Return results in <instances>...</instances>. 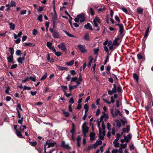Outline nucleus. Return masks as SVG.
<instances>
[{
    "instance_id": "obj_1",
    "label": "nucleus",
    "mask_w": 153,
    "mask_h": 153,
    "mask_svg": "<svg viewBox=\"0 0 153 153\" xmlns=\"http://www.w3.org/2000/svg\"><path fill=\"white\" fill-rule=\"evenodd\" d=\"M57 144L55 142H51L49 141L46 142L44 145V152L45 153H51L55 150L53 149H51V147L54 146H56Z\"/></svg>"
},
{
    "instance_id": "obj_2",
    "label": "nucleus",
    "mask_w": 153,
    "mask_h": 153,
    "mask_svg": "<svg viewBox=\"0 0 153 153\" xmlns=\"http://www.w3.org/2000/svg\"><path fill=\"white\" fill-rule=\"evenodd\" d=\"M85 20V17L84 13H82L77 16L76 18L74 19V21L76 22H78L79 21L82 22H84Z\"/></svg>"
},
{
    "instance_id": "obj_3",
    "label": "nucleus",
    "mask_w": 153,
    "mask_h": 153,
    "mask_svg": "<svg viewBox=\"0 0 153 153\" xmlns=\"http://www.w3.org/2000/svg\"><path fill=\"white\" fill-rule=\"evenodd\" d=\"M54 14L52 15V21L53 22V28L55 27L56 25V23L58 21V18L56 13L55 11L54 12Z\"/></svg>"
},
{
    "instance_id": "obj_4",
    "label": "nucleus",
    "mask_w": 153,
    "mask_h": 153,
    "mask_svg": "<svg viewBox=\"0 0 153 153\" xmlns=\"http://www.w3.org/2000/svg\"><path fill=\"white\" fill-rule=\"evenodd\" d=\"M93 23L94 26L97 28V30L99 31L100 30V28L98 27V24L100 23V19L99 18L96 17L93 20Z\"/></svg>"
},
{
    "instance_id": "obj_5",
    "label": "nucleus",
    "mask_w": 153,
    "mask_h": 153,
    "mask_svg": "<svg viewBox=\"0 0 153 153\" xmlns=\"http://www.w3.org/2000/svg\"><path fill=\"white\" fill-rule=\"evenodd\" d=\"M50 31L53 34V37L55 38H58L59 37V33L53 30V28L50 27Z\"/></svg>"
},
{
    "instance_id": "obj_6",
    "label": "nucleus",
    "mask_w": 153,
    "mask_h": 153,
    "mask_svg": "<svg viewBox=\"0 0 153 153\" xmlns=\"http://www.w3.org/2000/svg\"><path fill=\"white\" fill-rule=\"evenodd\" d=\"M102 113L103 114L100 117V120L102 121V123H103L104 121H106L108 118V116L107 114L105 113V111H103Z\"/></svg>"
},
{
    "instance_id": "obj_7",
    "label": "nucleus",
    "mask_w": 153,
    "mask_h": 153,
    "mask_svg": "<svg viewBox=\"0 0 153 153\" xmlns=\"http://www.w3.org/2000/svg\"><path fill=\"white\" fill-rule=\"evenodd\" d=\"M99 137L100 139L103 140L105 135V132L104 130H99Z\"/></svg>"
},
{
    "instance_id": "obj_8",
    "label": "nucleus",
    "mask_w": 153,
    "mask_h": 153,
    "mask_svg": "<svg viewBox=\"0 0 153 153\" xmlns=\"http://www.w3.org/2000/svg\"><path fill=\"white\" fill-rule=\"evenodd\" d=\"M58 47L59 49L66 53L67 49L63 42L61 43L58 45Z\"/></svg>"
},
{
    "instance_id": "obj_9",
    "label": "nucleus",
    "mask_w": 153,
    "mask_h": 153,
    "mask_svg": "<svg viewBox=\"0 0 153 153\" xmlns=\"http://www.w3.org/2000/svg\"><path fill=\"white\" fill-rule=\"evenodd\" d=\"M111 114L112 116L113 117H115L117 116L118 115H119L120 116H122V114L120 113V111L118 110H117L115 111L114 114L113 112V111H111Z\"/></svg>"
},
{
    "instance_id": "obj_10",
    "label": "nucleus",
    "mask_w": 153,
    "mask_h": 153,
    "mask_svg": "<svg viewBox=\"0 0 153 153\" xmlns=\"http://www.w3.org/2000/svg\"><path fill=\"white\" fill-rule=\"evenodd\" d=\"M123 136L124 139L126 140V142L127 143L129 141L132 137V135L130 134H128L127 136L124 135Z\"/></svg>"
},
{
    "instance_id": "obj_11",
    "label": "nucleus",
    "mask_w": 153,
    "mask_h": 153,
    "mask_svg": "<svg viewBox=\"0 0 153 153\" xmlns=\"http://www.w3.org/2000/svg\"><path fill=\"white\" fill-rule=\"evenodd\" d=\"M78 47L79 49L81 52L82 53H84L86 51L85 46L84 45H78Z\"/></svg>"
},
{
    "instance_id": "obj_12",
    "label": "nucleus",
    "mask_w": 153,
    "mask_h": 153,
    "mask_svg": "<svg viewBox=\"0 0 153 153\" xmlns=\"http://www.w3.org/2000/svg\"><path fill=\"white\" fill-rule=\"evenodd\" d=\"M130 130V126L129 125H127L126 128H123L122 129V131L123 132H126L128 133Z\"/></svg>"
},
{
    "instance_id": "obj_13",
    "label": "nucleus",
    "mask_w": 153,
    "mask_h": 153,
    "mask_svg": "<svg viewBox=\"0 0 153 153\" xmlns=\"http://www.w3.org/2000/svg\"><path fill=\"white\" fill-rule=\"evenodd\" d=\"M116 25L119 26V32L120 34H122L123 33V25L122 24H116Z\"/></svg>"
},
{
    "instance_id": "obj_14",
    "label": "nucleus",
    "mask_w": 153,
    "mask_h": 153,
    "mask_svg": "<svg viewBox=\"0 0 153 153\" xmlns=\"http://www.w3.org/2000/svg\"><path fill=\"white\" fill-rule=\"evenodd\" d=\"M119 39V37H117L116 38L113 42V45H114L118 46L119 44V43L118 42V41Z\"/></svg>"
},
{
    "instance_id": "obj_15",
    "label": "nucleus",
    "mask_w": 153,
    "mask_h": 153,
    "mask_svg": "<svg viewBox=\"0 0 153 153\" xmlns=\"http://www.w3.org/2000/svg\"><path fill=\"white\" fill-rule=\"evenodd\" d=\"M84 27L85 28L87 29H89L91 30H93L91 25L89 23H87V24L85 25Z\"/></svg>"
},
{
    "instance_id": "obj_16",
    "label": "nucleus",
    "mask_w": 153,
    "mask_h": 153,
    "mask_svg": "<svg viewBox=\"0 0 153 153\" xmlns=\"http://www.w3.org/2000/svg\"><path fill=\"white\" fill-rule=\"evenodd\" d=\"M89 10L88 11V13H90L92 16H94V10L93 8L91 7H89L88 8Z\"/></svg>"
},
{
    "instance_id": "obj_17",
    "label": "nucleus",
    "mask_w": 153,
    "mask_h": 153,
    "mask_svg": "<svg viewBox=\"0 0 153 153\" xmlns=\"http://www.w3.org/2000/svg\"><path fill=\"white\" fill-rule=\"evenodd\" d=\"M61 146L62 147L65 149H70V147L69 146V145L65 143L64 142H63L62 143Z\"/></svg>"
},
{
    "instance_id": "obj_18",
    "label": "nucleus",
    "mask_w": 153,
    "mask_h": 153,
    "mask_svg": "<svg viewBox=\"0 0 153 153\" xmlns=\"http://www.w3.org/2000/svg\"><path fill=\"white\" fill-rule=\"evenodd\" d=\"M10 28V29L14 30L15 28V25L12 22H9Z\"/></svg>"
},
{
    "instance_id": "obj_19",
    "label": "nucleus",
    "mask_w": 153,
    "mask_h": 153,
    "mask_svg": "<svg viewBox=\"0 0 153 153\" xmlns=\"http://www.w3.org/2000/svg\"><path fill=\"white\" fill-rule=\"evenodd\" d=\"M133 76L134 78L136 80L137 82H138L139 77L138 75L136 73H134L133 75Z\"/></svg>"
},
{
    "instance_id": "obj_20",
    "label": "nucleus",
    "mask_w": 153,
    "mask_h": 153,
    "mask_svg": "<svg viewBox=\"0 0 153 153\" xmlns=\"http://www.w3.org/2000/svg\"><path fill=\"white\" fill-rule=\"evenodd\" d=\"M75 126L74 123L72 124V129L70 131V132L72 134V135H73L75 131Z\"/></svg>"
},
{
    "instance_id": "obj_21",
    "label": "nucleus",
    "mask_w": 153,
    "mask_h": 153,
    "mask_svg": "<svg viewBox=\"0 0 153 153\" xmlns=\"http://www.w3.org/2000/svg\"><path fill=\"white\" fill-rule=\"evenodd\" d=\"M137 11L139 14H142L143 12V9L140 7H137Z\"/></svg>"
},
{
    "instance_id": "obj_22",
    "label": "nucleus",
    "mask_w": 153,
    "mask_h": 153,
    "mask_svg": "<svg viewBox=\"0 0 153 153\" xmlns=\"http://www.w3.org/2000/svg\"><path fill=\"white\" fill-rule=\"evenodd\" d=\"M23 45L25 46H30V47H33L35 46V45L32 44L31 43L29 42H25L24 43Z\"/></svg>"
},
{
    "instance_id": "obj_23",
    "label": "nucleus",
    "mask_w": 153,
    "mask_h": 153,
    "mask_svg": "<svg viewBox=\"0 0 153 153\" xmlns=\"http://www.w3.org/2000/svg\"><path fill=\"white\" fill-rule=\"evenodd\" d=\"M56 67L58 68L60 70L62 71L63 70H68V68L67 67H61L60 66H59L58 65H56Z\"/></svg>"
},
{
    "instance_id": "obj_24",
    "label": "nucleus",
    "mask_w": 153,
    "mask_h": 153,
    "mask_svg": "<svg viewBox=\"0 0 153 153\" xmlns=\"http://www.w3.org/2000/svg\"><path fill=\"white\" fill-rule=\"evenodd\" d=\"M16 134L17 136L19 137L22 138L24 137H22V133L19 130H17V131H16Z\"/></svg>"
},
{
    "instance_id": "obj_25",
    "label": "nucleus",
    "mask_w": 153,
    "mask_h": 153,
    "mask_svg": "<svg viewBox=\"0 0 153 153\" xmlns=\"http://www.w3.org/2000/svg\"><path fill=\"white\" fill-rule=\"evenodd\" d=\"M22 34V33L21 31L19 32V33L17 35L16 34H14V38L15 39H17V37H20Z\"/></svg>"
},
{
    "instance_id": "obj_26",
    "label": "nucleus",
    "mask_w": 153,
    "mask_h": 153,
    "mask_svg": "<svg viewBox=\"0 0 153 153\" xmlns=\"http://www.w3.org/2000/svg\"><path fill=\"white\" fill-rule=\"evenodd\" d=\"M95 134L94 133H91L90 134V139L91 140H94L95 138Z\"/></svg>"
},
{
    "instance_id": "obj_27",
    "label": "nucleus",
    "mask_w": 153,
    "mask_h": 153,
    "mask_svg": "<svg viewBox=\"0 0 153 153\" xmlns=\"http://www.w3.org/2000/svg\"><path fill=\"white\" fill-rule=\"evenodd\" d=\"M149 27H148L145 31V33L144 36V38H147V37L148 35V33H149Z\"/></svg>"
},
{
    "instance_id": "obj_28",
    "label": "nucleus",
    "mask_w": 153,
    "mask_h": 153,
    "mask_svg": "<svg viewBox=\"0 0 153 153\" xmlns=\"http://www.w3.org/2000/svg\"><path fill=\"white\" fill-rule=\"evenodd\" d=\"M115 121L116 123L117 126L119 128L121 126V124L120 121L118 120H116Z\"/></svg>"
},
{
    "instance_id": "obj_29",
    "label": "nucleus",
    "mask_w": 153,
    "mask_h": 153,
    "mask_svg": "<svg viewBox=\"0 0 153 153\" xmlns=\"http://www.w3.org/2000/svg\"><path fill=\"white\" fill-rule=\"evenodd\" d=\"M7 59L9 62H12L13 60V56L10 55L9 57H7Z\"/></svg>"
},
{
    "instance_id": "obj_30",
    "label": "nucleus",
    "mask_w": 153,
    "mask_h": 153,
    "mask_svg": "<svg viewBox=\"0 0 153 153\" xmlns=\"http://www.w3.org/2000/svg\"><path fill=\"white\" fill-rule=\"evenodd\" d=\"M82 131H83V133L84 134V137H85V134L86 133H87L88 132V127H86L84 128H82Z\"/></svg>"
},
{
    "instance_id": "obj_31",
    "label": "nucleus",
    "mask_w": 153,
    "mask_h": 153,
    "mask_svg": "<svg viewBox=\"0 0 153 153\" xmlns=\"http://www.w3.org/2000/svg\"><path fill=\"white\" fill-rule=\"evenodd\" d=\"M74 63V60H73L70 61L69 62H67L66 63V65L68 66H71Z\"/></svg>"
},
{
    "instance_id": "obj_32",
    "label": "nucleus",
    "mask_w": 153,
    "mask_h": 153,
    "mask_svg": "<svg viewBox=\"0 0 153 153\" xmlns=\"http://www.w3.org/2000/svg\"><path fill=\"white\" fill-rule=\"evenodd\" d=\"M63 32H64L67 36H68L71 37H75V36L74 35L71 34L69 33H68V32H67L66 31L63 30Z\"/></svg>"
},
{
    "instance_id": "obj_33",
    "label": "nucleus",
    "mask_w": 153,
    "mask_h": 153,
    "mask_svg": "<svg viewBox=\"0 0 153 153\" xmlns=\"http://www.w3.org/2000/svg\"><path fill=\"white\" fill-rule=\"evenodd\" d=\"M62 111L66 117H68L69 116V113L68 111H66L64 110H62Z\"/></svg>"
},
{
    "instance_id": "obj_34",
    "label": "nucleus",
    "mask_w": 153,
    "mask_h": 153,
    "mask_svg": "<svg viewBox=\"0 0 153 153\" xmlns=\"http://www.w3.org/2000/svg\"><path fill=\"white\" fill-rule=\"evenodd\" d=\"M9 50L10 51V55L13 56L14 53V50L13 48H9Z\"/></svg>"
},
{
    "instance_id": "obj_35",
    "label": "nucleus",
    "mask_w": 153,
    "mask_h": 153,
    "mask_svg": "<svg viewBox=\"0 0 153 153\" xmlns=\"http://www.w3.org/2000/svg\"><path fill=\"white\" fill-rule=\"evenodd\" d=\"M77 88V86L76 85H74L73 86H69V91H71L72 89L74 88Z\"/></svg>"
},
{
    "instance_id": "obj_36",
    "label": "nucleus",
    "mask_w": 153,
    "mask_h": 153,
    "mask_svg": "<svg viewBox=\"0 0 153 153\" xmlns=\"http://www.w3.org/2000/svg\"><path fill=\"white\" fill-rule=\"evenodd\" d=\"M105 9V7L104 6L101 7L97 10L98 12L99 13L101 12L104 10Z\"/></svg>"
},
{
    "instance_id": "obj_37",
    "label": "nucleus",
    "mask_w": 153,
    "mask_h": 153,
    "mask_svg": "<svg viewBox=\"0 0 153 153\" xmlns=\"http://www.w3.org/2000/svg\"><path fill=\"white\" fill-rule=\"evenodd\" d=\"M28 79H31L32 81L35 82L36 81V76H34L33 77L32 76H30L28 78Z\"/></svg>"
},
{
    "instance_id": "obj_38",
    "label": "nucleus",
    "mask_w": 153,
    "mask_h": 153,
    "mask_svg": "<svg viewBox=\"0 0 153 153\" xmlns=\"http://www.w3.org/2000/svg\"><path fill=\"white\" fill-rule=\"evenodd\" d=\"M137 56L138 59H143V57L140 53H139L137 54Z\"/></svg>"
},
{
    "instance_id": "obj_39",
    "label": "nucleus",
    "mask_w": 153,
    "mask_h": 153,
    "mask_svg": "<svg viewBox=\"0 0 153 153\" xmlns=\"http://www.w3.org/2000/svg\"><path fill=\"white\" fill-rule=\"evenodd\" d=\"M52 45V43L51 42H47V46L49 49L51 47Z\"/></svg>"
},
{
    "instance_id": "obj_40",
    "label": "nucleus",
    "mask_w": 153,
    "mask_h": 153,
    "mask_svg": "<svg viewBox=\"0 0 153 153\" xmlns=\"http://www.w3.org/2000/svg\"><path fill=\"white\" fill-rule=\"evenodd\" d=\"M120 120L123 126H124L127 123V121L126 119H125L124 120L121 119Z\"/></svg>"
},
{
    "instance_id": "obj_41",
    "label": "nucleus",
    "mask_w": 153,
    "mask_h": 153,
    "mask_svg": "<svg viewBox=\"0 0 153 153\" xmlns=\"http://www.w3.org/2000/svg\"><path fill=\"white\" fill-rule=\"evenodd\" d=\"M47 76V73H45V74L43 76H42V77H41V78L40 80L41 81L44 80L46 78Z\"/></svg>"
},
{
    "instance_id": "obj_42",
    "label": "nucleus",
    "mask_w": 153,
    "mask_h": 153,
    "mask_svg": "<svg viewBox=\"0 0 153 153\" xmlns=\"http://www.w3.org/2000/svg\"><path fill=\"white\" fill-rule=\"evenodd\" d=\"M91 149L95 148L97 146V145L96 143L89 146Z\"/></svg>"
},
{
    "instance_id": "obj_43",
    "label": "nucleus",
    "mask_w": 153,
    "mask_h": 153,
    "mask_svg": "<svg viewBox=\"0 0 153 153\" xmlns=\"http://www.w3.org/2000/svg\"><path fill=\"white\" fill-rule=\"evenodd\" d=\"M84 39L85 40H88L89 39L88 34L87 33L85 34L84 36Z\"/></svg>"
},
{
    "instance_id": "obj_44",
    "label": "nucleus",
    "mask_w": 153,
    "mask_h": 153,
    "mask_svg": "<svg viewBox=\"0 0 153 153\" xmlns=\"http://www.w3.org/2000/svg\"><path fill=\"white\" fill-rule=\"evenodd\" d=\"M19 109L22 111V109L21 107V105L19 103L16 106V110L17 111H18V110H19Z\"/></svg>"
},
{
    "instance_id": "obj_45",
    "label": "nucleus",
    "mask_w": 153,
    "mask_h": 153,
    "mask_svg": "<svg viewBox=\"0 0 153 153\" xmlns=\"http://www.w3.org/2000/svg\"><path fill=\"white\" fill-rule=\"evenodd\" d=\"M78 79V77L77 76H75L74 77H73L71 79V82H76L77 81V80Z\"/></svg>"
},
{
    "instance_id": "obj_46",
    "label": "nucleus",
    "mask_w": 153,
    "mask_h": 153,
    "mask_svg": "<svg viewBox=\"0 0 153 153\" xmlns=\"http://www.w3.org/2000/svg\"><path fill=\"white\" fill-rule=\"evenodd\" d=\"M10 87L9 86L7 87L5 90V93L7 94H9V91L10 90Z\"/></svg>"
},
{
    "instance_id": "obj_47",
    "label": "nucleus",
    "mask_w": 153,
    "mask_h": 153,
    "mask_svg": "<svg viewBox=\"0 0 153 153\" xmlns=\"http://www.w3.org/2000/svg\"><path fill=\"white\" fill-rule=\"evenodd\" d=\"M23 61V59L22 57H19L17 59V61L21 64L22 63Z\"/></svg>"
},
{
    "instance_id": "obj_48",
    "label": "nucleus",
    "mask_w": 153,
    "mask_h": 153,
    "mask_svg": "<svg viewBox=\"0 0 153 153\" xmlns=\"http://www.w3.org/2000/svg\"><path fill=\"white\" fill-rule=\"evenodd\" d=\"M37 20L40 22H42V16L40 14L38 16Z\"/></svg>"
},
{
    "instance_id": "obj_49",
    "label": "nucleus",
    "mask_w": 153,
    "mask_h": 153,
    "mask_svg": "<svg viewBox=\"0 0 153 153\" xmlns=\"http://www.w3.org/2000/svg\"><path fill=\"white\" fill-rule=\"evenodd\" d=\"M10 5L12 7H15L16 6L15 2L14 1H11L10 2Z\"/></svg>"
},
{
    "instance_id": "obj_50",
    "label": "nucleus",
    "mask_w": 153,
    "mask_h": 153,
    "mask_svg": "<svg viewBox=\"0 0 153 153\" xmlns=\"http://www.w3.org/2000/svg\"><path fill=\"white\" fill-rule=\"evenodd\" d=\"M23 120V117H22L20 119L18 120V123L19 124H20L21 125H22V121Z\"/></svg>"
},
{
    "instance_id": "obj_51",
    "label": "nucleus",
    "mask_w": 153,
    "mask_h": 153,
    "mask_svg": "<svg viewBox=\"0 0 153 153\" xmlns=\"http://www.w3.org/2000/svg\"><path fill=\"white\" fill-rule=\"evenodd\" d=\"M32 33L33 35L36 36L37 33V30L35 29H34L33 30H32Z\"/></svg>"
},
{
    "instance_id": "obj_52",
    "label": "nucleus",
    "mask_w": 153,
    "mask_h": 153,
    "mask_svg": "<svg viewBox=\"0 0 153 153\" xmlns=\"http://www.w3.org/2000/svg\"><path fill=\"white\" fill-rule=\"evenodd\" d=\"M74 102V101L73 97L71 98L69 101V103L70 104H72Z\"/></svg>"
},
{
    "instance_id": "obj_53",
    "label": "nucleus",
    "mask_w": 153,
    "mask_h": 153,
    "mask_svg": "<svg viewBox=\"0 0 153 153\" xmlns=\"http://www.w3.org/2000/svg\"><path fill=\"white\" fill-rule=\"evenodd\" d=\"M55 53V54L56 55L58 56H60L62 55V53L59 51L56 52H54Z\"/></svg>"
},
{
    "instance_id": "obj_54",
    "label": "nucleus",
    "mask_w": 153,
    "mask_h": 153,
    "mask_svg": "<svg viewBox=\"0 0 153 153\" xmlns=\"http://www.w3.org/2000/svg\"><path fill=\"white\" fill-rule=\"evenodd\" d=\"M102 122V121H101V120L100 121H98L97 122V126L99 128V130H100V123Z\"/></svg>"
},
{
    "instance_id": "obj_55",
    "label": "nucleus",
    "mask_w": 153,
    "mask_h": 153,
    "mask_svg": "<svg viewBox=\"0 0 153 153\" xmlns=\"http://www.w3.org/2000/svg\"><path fill=\"white\" fill-rule=\"evenodd\" d=\"M114 87L112 88V91L114 93H115L116 92V86L115 84L113 85Z\"/></svg>"
},
{
    "instance_id": "obj_56",
    "label": "nucleus",
    "mask_w": 153,
    "mask_h": 153,
    "mask_svg": "<svg viewBox=\"0 0 153 153\" xmlns=\"http://www.w3.org/2000/svg\"><path fill=\"white\" fill-rule=\"evenodd\" d=\"M107 127L108 130L109 131H110L111 130V125L109 123H108L107 124Z\"/></svg>"
},
{
    "instance_id": "obj_57",
    "label": "nucleus",
    "mask_w": 153,
    "mask_h": 153,
    "mask_svg": "<svg viewBox=\"0 0 153 153\" xmlns=\"http://www.w3.org/2000/svg\"><path fill=\"white\" fill-rule=\"evenodd\" d=\"M16 54L18 56H20L21 54V51L20 50H17L16 52Z\"/></svg>"
},
{
    "instance_id": "obj_58",
    "label": "nucleus",
    "mask_w": 153,
    "mask_h": 153,
    "mask_svg": "<svg viewBox=\"0 0 153 153\" xmlns=\"http://www.w3.org/2000/svg\"><path fill=\"white\" fill-rule=\"evenodd\" d=\"M95 143L97 144L98 146V145L102 144V142L101 140H97L96 141V142Z\"/></svg>"
},
{
    "instance_id": "obj_59",
    "label": "nucleus",
    "mask_w": 153,
    "mask_h": 153,
    "mask_svg": "<svg viewBox=\"0 0 153 153\" xmlns=\"http://www.w3.org/2000/svg\"><path fill=\"white\" fill-rule=\"evenodd\" d=\"M31 89V88L30 87H27L26 85H24V88H23V90H30Z\"/></svg>"
},
{
    "instance_id": "obj_60",
    "label": "nucleus",
    "mask_w": 153,
    "mask_h": 153,
    "mask_svg": "<svg viewBox=\"0 0 153 153\" xmlns=\"http://www.w3.org/2000/svg\"><path fill=\"white\" fill-rule=\"evenodd\" d=\"M99 51V49L98 48H95L94 50V54H97L98 51Z\"/></svg>"
},
{
    "instance_id": "obj_61",
    "label": "nucleus",
    "mask_w": 153,
    "mask_h": 153,
    "mask_svg": "<svg viewBox=\"0 0 153 153\" xmlns=\"http://www.w3.org/2000/svg\"><path fill=\"white\" fill-rule=\"evenodd\" d=\"M64 92L65 93V94L67 97H69L71 95V94H67L65 90H64Z\"/></svg>"
},
{
    "instance_id": "obj_62",
    "label": "nucleus",
    "mask_w": 153,
    "mask_h": 153,
    "mask_svg": "<svg viewBox=\"0 0 153 153\" xmlns=\"http://www.w3.org/2000/svg\"><path fill=\"white\" fill-rule=\"evenodd\" d=\"M6 7H7V8L6 9V10H7V11H8L10 10V7H11V6L10 5V4H6Z\"/></svg>"
},
{
    "instance_id": "obj_63",
    "label": "nucleus",
    "mask_w": 153,
    "mask_h": 153,
    "mask_svg": "<svg viewBox=\"0 0 153 153\" xmlns=\"http://www.w3.org/2000/svg\"><path fill=\"white\" fill-rule=\"evenodd\" d=\"M71 75L69 74L68 76L65 78V79L67 80L68 81H69L71 78Z\"/></svg>"
},
{
    "instance_id": "obj_64",
    "label": "nucleus",
    "mask_w": 153,
    "mask_h": 153,
    "mask_svg": "<svg viewBox=\"0 0 153 153\" xmlns=\"http://www.w3.org/2000/svg\"><path fill=\"white\" fill-rule=\"evenodd\" d=\"M118 150L116 149H113L111 151V153H117Z\"/></svg>"
}]
</instances>
